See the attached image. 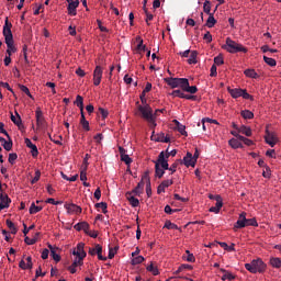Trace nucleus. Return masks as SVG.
Masks as SVG:
<instances>
[{
    "instance_id": "60",
    "label": "nucleus",
    "mask_w": 281,
    "mask_h": 281,
    "mask_svg": "<svg viewBox=\"0 0 281 281\" xmlns=\"http://www.w3.org/2000/svg\"><path fill=\"white\" fill-rule=\"evenodd\" d=\"M214 60H215L216 66H223L224 57H223V55H217L216 57H214Z\"/></svg>"
},
{
    "instance_id": "16",
    "label": "nucleus",
    "mask_w": 281,
    "mask_h": 281,
    "mask_svg": "<svg viewBox=\"0 0 281 281\" xmlns=\"http://www.w3.org/2000/svg\"><path fill=\"white\" fill-rule=\"evenodd\" d=\"M183 91H189V93L193 95L194 93H198L199 88H196V86H190L188 77H183Z\"/></svg>"
},
{
    "instance_id": "30",
    "label": "nucleus",
    "mask_w": 281,
    "mask_h": 281,
    "mask_svg": "<svg viewBox=\"0 0 281 281\" xmlns=\"http://www.w3.org/2000/svg\"><path fill=\"white\" fill-rule=\"evenodd\" d=\"M228 143H229V146H232V148L243 147V140H240V138H237V136H235V138H231Z\"/></svg>"
},
{
    "instance_id": "14",
    "label": "nucleus",
    "mask_w": 281,
    "mask_h": 281,
    "mask_svg": "<svg viewBox=\"0 0 281 281\" xmlns=\"http://www.w3.org/2000/svg\"><path fill=\"white\" fill-rule=\"evenodd\" d=\"M103 77V69L102 66H95L93 71V85H101Z\"/></svg>"
},
{
    "instance_id": "11",
    "label": "nucleus",
    "mask_w": 281,
    "mask_h": 281,
    "mask_svg": "<svg viewBox=\"0 0 281 281\" xmlns=\"http://www.w3.org/2000/svg\"><path fill=\"white\" fill-rule=\"evenodd\" d=\"M65 210H67L68 215H78L82 212V207L79 204L68 203L64 204Z\"/></svg>"
},
{
    "instance_id": "18",
    "label": "nucleus",
    "mask_w": 281,
    "mask_h": 281,
    "mask_svg": "<svg viewBox=\"0 0 281 281\" xmlns=\"http://www.w3.org/2000/svg\"><path fill=\"white\" fill-rule=\"evenodd\" d=\"M35 119H36L37 126H43L45 124V115L43 113L42 108H36Z\"/></svg>"
},
{
    "instance_id": "19",
    "label": "nucleus",
    "mask_w": 281,
    "mask_h": 281,
    "mask_svg": "<svg viewBox=\"0 0 281 281\" xmlns=\"http://www.w3.org/2000/svg\"><path fill=\"white\" fill-rule=\"evenodd\" d=\"M34 266L32 257H26L25 259H21L19 262V267L22 268V270L32 269Z\"/></svg>"
},
{
    "instance_id": "3",
    "label": "nucleus",
    "mask_w": 281,
    "mask_h": 281,
    "mask_svg": "<svg viewBox=\"0 0 281 281\" xmlns=\"http://www.w3.org/2000/svg\"><path fill=\"white\" fill-rule=\"evenodd\" d=\"M245 268L249 270L250 273H263L267 265L263 262V259L257 258L251 259V262H246Z\"/></svg>"
},
{
    "instance_id": "8",
    "label": "nucleus",
    "mask_w": 281,
    "mask_h": 281,
    "mask_svg": "<svg viewBox=\"0 0 281 281\" xmlns=\"http://www.w3.org/2000/svg\"><path fill=\"white\" fill-rule=\"evenodd\" d=\"M265 140H266V143H268L269 146H271L273 148V146H276L277 143H279L278 133H271V131L267 127Z\"/></svg>"
},
{
    "instance_id": "7",
    "label": "nucleus",
    "mask_w": 281,
    "mask_h": 281,
    "mask_svg": "<svg viewBox=\"0 0 281 281\" xmlns=\"http://www.w3.org/2000/svg\"><path fill=\"white\" fill-rule=\"evenodd\" d=\"M165 81L173 88V91L180 87L184 91V77H166Z\"/></svg>"
},
{
    "instance_id": "50",
    "label": "nucleus",
    "mask_w": 281,
    "mask_h": 281,
    "mask_svg": "<svg viewBox=\"0 0 281 281\" xmlns=\"http://www.w3.org/2000/svg\"><path fill=\"white\" fill-rule=\"evenodd\" d=\"M243 119H254L255 113H252V110H241Z\"/></svg>"
},
{
    "instance_id": "6",
    "label": "nucleus",
    "mask_w": 281,
    "mask_h": 281,
    "mask_svg": "<svg viewBox=\"0 0 281 281\" xmlns=\"http://www.w3.org/2000/svg\"><path fill=\"white\" fill-rule=\"evenodd\" d=\"M227 91L233 95V99H238L239 95H243V99L254 100V97H251V93H248L246 88H227Z\"/></svg>"
},
{
    "instance_id": "27",
    "label": "nucleus",
    "mask_w": 281,
    "mask_h": 281,
    "mask_svg": "<svg viewBox=\"0 0 281 281\" xmlns=\"http://www.w3.org/2000/svg\"><path fill=\"white\" fill-rule=\"evenodd\" d=\"M183 164H184V166H187V168H190V166L193 168L192 151H187V155L183 157Z\"/></svg>"
},
{
    "instance_id": "23",
    "label": "nucleus",
    "mask_w": 281,
    "mask_h": 281,
    "mask_svg": "<svg viewBox=\"0 0 281 281\" xmlns=\"http://www.w3.org/2000/svg\"><path fill=\"white\" fill-rule=\"evenodd\" d=\"M25 144L26 146H29V148H31V155L33 157H38V148L36 144H33V140H31V138H25Z\"/></svg>"
},
{
    "instance_id": "32",
    "label": "nucleus",
    "mask_w": 281,
    "mask_h": 281,
    "mask_svg": "<svg viewBox=\"0 0 281 281\" xmlns=\"http://www.w3.org/2000/svg\"><path fill=\"white\" fill-rule=\"evenodd\" d=\"M11 121H13V124H16V126L22 125V119L20 113H18V110H15V115L14 113H11Z\"/></svg>"
},
{
    "instance_id": "55",
    "label": "nucleus",
    "mask_w": 281,
    "mask_h": 281,
    "mask_svg": "<svg viewBox=\"0 0 281 281\" xmlns=\"http://www.w3.org/2000/svg\"><path fill=\"white\" fill-rule=\"evenodd\" d=\"M97 209H99V206L101 207L102 212H104V214H106L108 212V203L106 202H98L95 204Z\"/></svg>"
},
{
    "instance_id": "40",
    "label": "nucleus",
    "mask_w": 281,
    "mask_h": 281,
    "mask_svg": "<svg viewBox=\"0 0 281 281\" xmlns=\"http://www.w3.org/2000/svg\"><path fill=\"white\" fill-rule=\"evenodd\" d=\"M7 226H9V229L11 231V234H12V235H16L18 228H16V226H15V224H14L13 221H11L10 218H8V220H7Z\"/></svg>"
},
{
    "instance_id": "59",
    "label": "nucleus",
    "mask_w": 281,
    "mask_h": 281,
    "mask_svg": "<svg viewBox=\"0 0 281 281\" xmlns=\"http://www.w3.org/2000/svg\"><path fill=\"white\" fill-rule=\"evenodd\" d=\"M246 226H258V221L256 218H246Z\"/></svg>"
},
{
    "instance_id": "57",
    "label": "nucleus",
    "mask_w": 281,
    "mask_h": 281,
    "mask_svg": "<svg viewBox=\"0 0 281 281\" xmlns=\"http://www.w3.org/2000/svg\"><path fill=\"white\" fill-rule=\"evenodd\" d=\"M41 177H42L41 171H40V170H36V171H35V177H33V179H31V183H32V184H35L36 182H38V180L41 179Z\"/></svg>"
},
{
    "instance_id": "20",
    "label": "nucleus",
    "mask_w": 281,
    "mask_h": 281,
    "mask_svg": "<svg viewBox=\"0 0 281 281\" xmlns=\"http://www.w3.org/2000/svg\"><path fill=\"white\" fill-rule=\"evenodd\" d=\"M170 184H173V179H164V181L158 184L157 193H165L166 188H170Z\"/></svg>"
},
{
    "instance_id": "25",
    "label": "nucleus",
    "mask_w": 281,
    "mask_h": 281,
    "mask_svg": "<svg viewBox=\"0 0 281 281\" xmlns=\"http://www.w3.org/2000/svg\"><path fill=\"white\" fill-rule=\"evenodd\" d=\"M221 271L223 273L222 281H233L234 279H236L235 273H232V271H227L226 268H221Z\"/></svg>"
},
{
    "instance_id": "12",
    "label": "nucleus",
    "mask_w": 281,
    "mask_h": 281,
    "mask_svg": "<svg viewBox=\"0 0 281 281\" xmlns=\"http://www.w3.org/2000/svg\"><path fill=\"white\" fill-rule=\"evenodd\" d=\"M12 199H10V195L8 193H3L2 191V184H1V191H0V212L1 210L8 209L10 206Z\"/></svg>"
},
{
    "instance_id": "63",
    "label": "nucleus",
    "mask_w": 281,
    "mask_h": 281,
    "mask_svg": "<svg viewBox=\"0 0 281 281\" xmlns=\"http://www.w3.org/2000/svg\"><path fill=\"white\" fill-rule=\"evenodd\" d=\"M211 77H217V66L215 64V59L213 66H211Z\"/></svg>"
},
{
    "instance_id": "17",
    "label": "nucleus",
    "mask_w": 281,
    "mask_h": 281,
    "mask_svg": "<svg viewBox=\"0 0 281 281\" xmlns=\"http://www.w3.org/2000/svg\"><path fill=\"white\" fill-rule=\"evenodd\" d=\"M119 151L121 159H123V161L126 162V166H131V164L133 162V158L130 155H127V151L126 149H124V146H119Z\"/></svg>"
},
{
    "instance_id": "46",
    "label": "nucleus",
    "mask_w": 281,
    "mask_h": 281,
    "mask_svg": "<svg viewBox=\"0 0 281 281\" xmlns=\"http://www.w3.org/2000/svg\"><path fill=\"white\" fill-rule=\"evenodd\" d=\"M193 266H190L189 262H183L182 266H179L176 273H181L182 270H192Z\"/></svg>"
},
{
    "instance_id": "24",
    "label": "nucleus",
    "mask_w": 281,
    "mask_h": 281,
    "mask_svg": "<svg viewBox=\"0 0 281 281\" xmlns=\"http://www.w3.org/2000/svg\"><path fill=\"white\" fill-rule=\"evenodd\" d=\"M50 257L55 259V262H60V255H58V248L57 246H53L52 243L48 245Z\"/></svg>"
},
{
    "instance_id": "62",
    "label": "nucleus",
    "mask_w": 281,
    "mask_h": 281,
    "mask_svg": "<svg viewBox=\"0 0 281 281\" xmlns=\"http://www.w3.org/2000/svg\"><path fill=\"white\" fill-rule=\"evenodd\" d=\"M146 179H147L146 193H147V195H151V193H153V191H151V182H150L149 177H146Z\"/></svg>"
},
{
    "instance_id": "10",
    "label": "nucleus",
    "mask_w": 281,
    "mask_h": 281,
    "mask_svg": "<svg viewBox=\"0 0 281 281\" xmlns=\"http://www.w3.org/2000/svg\"><path fill=\"white\" fill-rule=\"evenodd\" d=\"M89 254L91 257H94L95 254L98 255V259H108V257L103 256V246L100 245V243H95L94 247L89 248Z\"/></svg>"
},
{
    "instance_id": "9",
    "label": "nucleus",
    "mask_w": 281,
    "mask_h": 281,
    "mask_svg": "<svg viewBox=\"0 0 281 281\" xmlns=\"http://www.w3.org/2000/svg\"><path fill=\"white\" fill-rule=\"evenodd\" d=\"M12 30V23L9 21L8 16L4 21V26H3V35L7 44V49H10V34Z\"/></svg>"
},
{
    "instance_id": "44",
    "label": "nucleus",
    "mask_w": 281,
    "mask_h": 281,
    "mask_svg": "<svg viewBox=\"0 0 281 281\" xmlns=\"http://www.w3.org/2000/svg\"><path fill=\"white\" fill-rule=\"evenodd\" d=\"M49 138H50V140H53V143H56L57 146H63V135H58V136L49 135Z\"/></svg>"
},
{
    "instance_id": "54",
    "label": "nucleus",
    "mask_w": 281,
    "mask_h": 281,
    "mask_svg": "<svg viewBox=\"0 0 281 281\" xmlns=\"http://www.w3.org/2000/svg\"><path fill=\"white\" fill-rule=\"evenodd\" d=\"M171 95H179L180 99H184V91H183V88H182V91L180 90V87L177 88V91H172L171 92Z\"/></svg>"
},
{
    "instance_id": "13",
    "label": "nucleus",
    "mask_w": 281,
    "mask_h": 281,
    "mask_svg": "<svg viewBox=\"0 0 281 281\" xmlns=\"http://www.w3.org/2000/svg\"><path fill=\"white\" fill-rule=\"evenodd\" d=\"M68 2V13L69 16H77V8L79 7L80 2L79 0H67Z\"/></svg>"
},
{
    "instance_id": "56",
    "label": "nucleus",
    "mask_w": 281,
    "mask_h": 281,
    "mask_svg": "<svg viewBox=\"0 0 281 281\" xmlns=\"http://www.w3.org/2000/svg\"><path fill=\"white\" fill-rule=\"evenodd\" d=\"M251 135H247L246 138H244V135H241L240 139L241 142L246 143V146H252L254 140L250 138Z\"/></svg>"
},
{
    "instance_id": "1",
    "label": "nucleus",
    "mask_w": 281,
    "mask_h": 281,
    "mask_svg": "<svg viewBox=\"0 0 281 281\" xmlns=\"http://www.w3.org/2000/svg\"><path fill=\"white\" fill-rule=\"evenodd\" d=\"M138 110L139 113H142L143 119H145V121H148L149 126H151L153 130L156 128L157 126V115L158 113H165V108H162L161 110H154L153 108H150V104L147 103V99H145V104H138Z\"/></svg>"
},
{
    "instance_id": "45",
    "label": "nucleus",
    "mask_w": 281,
    "mask_h": 281,
    "mask_svg": "<svg viewBox=\"0 0 281 281\" xmlns=\"http://www.w3.org/2000/svg\"><path fill=\"white\" fill-rule=\"evenodd\" d=\"M75 229L81 231V229H89V224L87 221H81L79 224L75 225Z\"/></svg>"
},
{
    "instance_id": "53",
    "label": "nucleus",
    "mask_w": 281,
    "mask_h": 281,
    "mask_svg": "<svg viewBox=\"0 0 281 281\" xmlns=\"http://www.w3.org/2000/svg\"><path fill=\"white\" fill-rule=\"evenodd\" d=\"M165 227L166 229H179L178 224H172V221H166Z\"/></svg>"
},
{
    "instance_id": "49",
    "label": "nucleus",
    "mask_w": 281,
    "mask_h": 281,
    "mask_svg": "<svg viewBox=\"0 0 281 281\" xmlns=\"http://www.w3.org/2000/svg\"><path fill=\"white\" fill-rule=\"evenodd\" d=\"M203 10H204V13H207V15L210 18L211 10H212V5H211V1L210 0H205V2L203 4Z\"/></svg>"
},
{
    "instance_id": "29",
    "label": "nucleus",
    "mask_w": 281,
    "mask_h": 281,
    "mask_svg": "<svg viewBox=\"0 0 281 281\" xmlns=\"http://www.w3.org/2000/svg\"><path fill=\"white\" fill-rule=\"evenodd\" d=\"M173 123L181 135H188L186 124H181V121H178V119H173Z\"/></svg>"
},
{
    "instance_id": "38",
    "label": "nucleus",
    "mask_w": 281,
    "mask_h": 281,
    "mask_svg": "<svg viewBox=\"0 0 281 281\" xmlns=\"http://www.w3.org/2000/svg\"><path fill=\"white\" fill-rule=\"evenodd\" d=\"M244 74L246 77H250L252 79H257L259 77L258 71L255 69H245Z\"/></svg>"
},
{
    "instance_id": "22",
    "label": "nucleus",
    "mask_w": 281,
    "mask_h": 281,
    "mask_svg": "<svg viewBox=\"0 0 281 281\" xmlns=\"http://www.w3.org/2000/svg\"><path fill=\"white\" fill-rule=\"evenodd\" d=\"M7 52L9 53V57H12V55H14V52H16V46L14 44L12 27L10 30L9 49H7Z\"/></svg>"
},
{
    "instance_id": "28",
    "label": "nucleus",
    "mask_w": 281,
    "mask_h": 281,
    "mask_svg": "<svg viewBox=\"0 0 281 281\" xmlns=\"http://www.w3.org/2000/svg\"><path fill=\"white\" fill-rule=\"evenodd\" d=\"M223 206L222 195H216V204L214 207H210V212H220Z\"/></svg>"
},
{
    "instance_id": "64",
    "label": "nucleus",
    "mask_w": 281,
    "mask_h": 281,
    "mask_svg": "<svg viewBox=\"0 0 281 281\" xmlns=\"http://www.w3.org/2000/svg\"><path fill=\"white\" fill-rule=\"evenodd\" d=\"M192 156H193V168H194V166H196L198 159L200 157L199 149H195L194 155H192Z\"/></svg>"
},
{
    "instance_id": "52",
    "label": "nucleus",
    "mask_w": 281,
    "mask_h": 281,
    "mask_svg": "<svg viewBox=\"0 0 281 281\" xmlns=\"http://www.w3.org/2000/svg\"><path fill=\"white\" fill-rule=\"evenodd\" d=\"M16 159H18L16 151H10L9 162H11V166H14V162H16Z\"/></svg>"
},
{
    "instance_id": "61",
    "label": "nucleus",
    "mask_w": 281,
    "mask_h": 281,
    "mask_svg": "<svg viewBox=\"0 0 281 281\" xmlns=\"http://www.w3.org/2000/svg\"><path fill=\"white\" fill-rule=\"evenodd\" d=\"M137 49L146 52V44H144V38H142V35H140V38H139V44H137Z\"/></svg>"
},
{
    "instance_id": "51",
    "label": "nucleus",
    "mask_w": 281,
    "mask_h": 281,
    "mask_svg": "<svg viewBox=\"0 0 281 281\" xmlns=\"http://www.w3.org/2000/svg\"><path fill=\"white\" fill-rule=\"evenodd\" d=\"M145 257H143L140 255V252L137 255V257H135L134 259H132V265H140L142 262H144Z\"/></svg>"
},
{
    "instance_id": "41",
    "label": "nucleus",
    "mask_w": 281,
    "mask_h": 281,
    "mask_svg": "<svg viewBox=\"0 0 281 281\" xmlns=\"http://www.w3.org/2000/svg\"><path fill=\"white\" fill-rule=\"evenodd\" d=\"M80 179H81V182H83V184L86 186V188H89L90 183L87 182V168H83L82 171H80Z\"/></svg>"
},
{
    "instance_id": "36",
    "label": "nucleus",
    "mask_w": 281,
    "mask_h": 281,
    "mask_svg": "<svg viewBox=\"0 0 281 281\" xmlns=\"http://www.w3.org/2000/svg\"><path fill=\"white\" fill-rule=\"evenodd\" d=\"M42 210H43L42 205H37V203L35 204V202H32L29 212L31 215H35L36 212H41Z\"/></svg>"
},
{
    "instance_id": "39",
    "label": "nucleus",
    "mask_w": 281,
    "mask_h": 281,
    "mask_svg": "<svg viewBox=\"0 0 281 281\" xmlns=\"http://www.w3.org/2000/svg\"><path fill=\"white\" fill-rule=\"evenodd\" d=\"M270 265H272V268H281V258L280 257H271Z\"/></svg>"
},
{
    "instance_id": "33",
    "label": "nucleus",
    "mask_w": 281,
    "mask_h": 281,
    "mask_svg": "<svg viewBox=\"0 0 281 281\" xmlns=\"http://www.w3.org/2000/svg\"><path fill=\"white\" fill-rule=\"evenodd\" d=\"M7 134H8L7 137L9 138V140H5V138H3V147L5 148L7 151H11L13 146V140L10 137L9 133Z\"/></svg>"
},
{
    "instance_id": "37",
    "label": "nucleus",
    "mask_w": 281,
    "mask_h": 281,
    "mask_svg": "<svg viewBox=\"0 0 281 281\" xmlns=\"http://www.w3.org/2000/svg\"><path fill=\"white\" fill-rule=\"evenodd\" d=\"M75 104H77V108L80 109V113H81V116H82L83 97H81L80 93L77 94Z\"/></svg>"
},
{
    "instance_id": "48",
    "label": "nucleus",
    "mask_w": 281,
    "mask_h": 281,
    "mask_svg": "<svg viewBox=\"0 0 281 281\" xmlns=\"http://www.w3.org/2000/svg\"><path fill=\"white\" fill-rule=\"evenodd\" d=\"M128 201L132 206H139V199L136 195H128Z\"/></svg>"
},
{
    "instance_id": "43",
    "label": "nucleus",
    "mask_w": 281,
    "mask_h": 281,
    "mask_svg": "<svg viewBox=\"0 0 281 281\" xmlns=\"http://www.w3.org/2000/svg\"><path fill=\"white\" fill-rule=\"evenodd\" d=\"M147 270H149V272L154 276H158L160 273L159 268L157 266H154V262H150V265L147 266Z\"/></svg>"
},
{
    "instance_id": "31",
    "label": "nucleus",
    "mask_w": 281,
    "mask_h": 281,
    "mask_svg": "<svg viewBox=\"0 0 281 281\" xmlns=\"http://www.w3.org/2000/svg\"><path fill=\"white\" fill-rule=\"evenodd\" d=\"M144 188H145L144 179H140V182H138V184H136V188H134L133 193H136V195H142V193L144 192Z\"/></svg>"
},
{
    "instance_id": "58",
    "label": "nucleus",
    "mask_w": 281,
    "mask_h": 281,
    "mask_svg": "<svg viewBox=\"0 0 281 281\" xmlns=\"http://www.w3.org/2000/svg\"><path fill=\"white\" fill-rule=\"evenodd\" d=\"M68 270H70V273H77V260H76V257L74 258V262H71V266H69Z\"/></svg>"
},
{
    "instance_id": "35",
    "label": "nucleus",
    "mask_w": 281,
    "mask_h": 281,
    "mask_svg": "<svg viewBox=\"0 0 281 281\" xmlns=\"http://www.w3.org/2000/svg\"><path fill=\"white\" fill-rule=\"evenodd\" d=\"M238 132H241L243 137H247V135H252V130L251 127H246L245 124H241V127L238 128Z\"/></svg>"
},
{
    "instance_id": "15",
    "label": "nucleus",
    "mask_w": 281,
    "mask_h": 281,
    "mask_svg": "<svg viewBox=\"0 0 281 281\" xmlns=\"http://www.w3.org/2000/svg\"><path fill=\"white\" fill-rule=\"evenodd\" d=\"M247 226V214L240 213L238 221L234 224V229H244Z\"/></svg>"
},
{
    "instance_id": "42",
    "label": "nucleus",
    "mask_w": 281,
    "mask_h": 281,
    "mask_svg": "<svg viewBox=\"0 0 281 281\" xmlns=\"http://www.w3.org/2000/svg\"><path fill=\"white\" fill-rule=\"evenodd\" d=\"M198 55L199 53H196V49H192L188 63H190V65H192V63H198Z\"/></svg>"
},
{
    "instance_id": "2",
    "label": "nucleus",
    "mask_w": 281,
    "mask_h": 281,
    "mask_svg": "<svg viewBox=\"0 0 281 281\" xmlns=\"http://www.w3.org/2000/svg\"><path fill=\"white\" fill-rule=\"evenodd\" d=\"M168 151H160V155L158 156V160L156 162V177L161 178L164 177L165 171L169 169V162H168Z\"/></svg>"
},
{
    "instance_id": "4",
    "label": "nucleus",
    "mask_w": 281,
    "mask_h": 281,
    "mask_svg": "<svg viewBox=\"0 0 281 281\" xmlns=\"http://www.w3.org/2000/svg\"><path fill=\"white\" fill-rule=\"evenodd\" d=\"M224 49L226 52H231V54H236V52H248L247 46H244L243 44H238L237 41H234L233 38H226V42L224 44Z\"/></svg>"
},
{
    "instance_id": "26",
    "label": "nucleus",
    "mask_w": 281,
    "mask_h": 281,
    "mask_svg": "<svg viewBox=\"0 0 281 281\" xmlns=\"http://www.w3.org/2000/svg\"><path fill=\"white\" fill-rule=\"evenodd\" d=\"M80 124L81 126H83V130L86 131L90 130L89 121L86 119V114H85V101L82 102Z\"/></svg>"
},
{
    "instance_id": "34",
    "label": "nucleus",
    "mask_w": 281,
    "mask_h": 281,
    "mask_svg": "<svg viewBox=\"0 0 281 281\" xmlns=\"http://www.w3.org/2000/svg\"><path fill=\"white\" fill-rule=\"evenodd\" d=\"M215 24H216V19L214 16V13H211L210 11L209 18L206 19V27H215Z\"/></svg>"
},
{
    "instance_id": "21",
    "label": "nucleus",
    "mask_w": 281,
    "mask_h": 281,
    "mask_svg": "<svg viewBox=\"0 0 281 281\" xmlns=\"http://www.w3.org/2000/svg\"><path fill=\"white\" fill-rule=\"evenodd\" d=\"M151 140H157L161 143H169L170 138H168V135H165V133H158L156 135L155 131L151 134Z\"/></svg>"
},
{
    "instance_id": "5",
    "label": "nucleus",
    "mask_w": 281,
    "mask_h": 281,
    "mask_svg": "<svg viewBox=\"0 0 281 281\" xmlns=\"http://www.w3.org/2000/svg\"><path fill=\"white\" fill-rule=\"evenodd\" d=\"M72 254L76 259V268H78V265H83V260L87 257V251L85 250V243H78L76 248H72Z\"/></svg>"
},
{
    "instance_id": "47",
    "label": "nucleus",
    "mask_w": 281,
    "mask_h": 281,
    "mask_svg": "<svg viewBox=\"0 0 281 281\" xmlns=\"http://www.w3.org/2000/svg\"><path fill=\"white\" fill-rule=\"evenodd\" d=\"M263 60L268 66H277L276 57H268V55H263Z\"/></svg>"
}]
</instances>
